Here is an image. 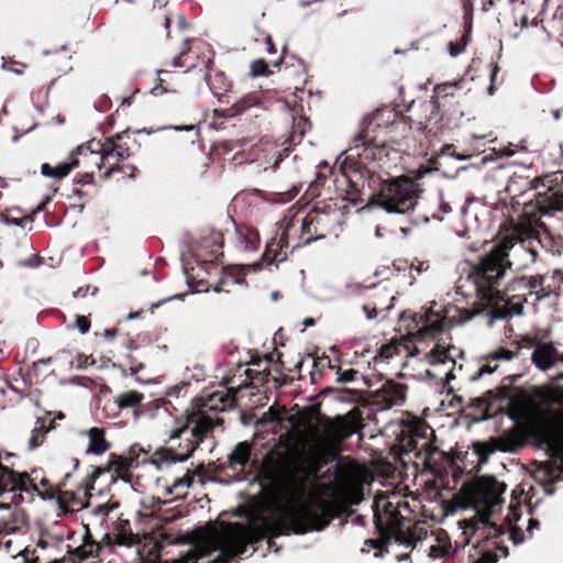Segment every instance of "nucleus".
Listing matches in <instances>:
<instances>
[{"label":"nucleus","instance_id":"nucleus-51","mask_svg":"<svg viewBox=\"0 0 563 563\" xmlns=\"http://www.w3.org/2000/svg\"><path fill=\"white\" fill-rule=\"evenodd\" d=\"M241 247H243V250L245 251H252L255 249L254 245L246 238L241 239Z\"/></svg>","mask_w":563,"mask_h":563},{"label":"nucleus","instance_id":"nucleus-36","mask_svg":"<svg viewBox=\"0 0 563 563\" xmlns=\"http://www.w3.org/2000/svg\"><path fill=\"white\" fill-rule=\"evenodd\" d=\"M38 432H45L44 431V426H41L40 428L33 429L31 438L29 440V450H31V451H33V450H35L36 448L40 446V442H37V440H36V434Z\"/></svg>","mask_w":563,"mask_h":563},{"label":"nucleus","instance_id":"nucleus-53","mask_svg":"<svg viewBox=\"0 0 563 563\" xmlns=\"http://www.w3.org/2000/svg\"><path fill=\"white\" fill-rule=\"evenodd\" d=\"M539 521L537 519H529V525H528V532L530 534H532V531L534 529H538L539 528Z\"/></svg>","mask_w":563,"mask_h":563},{"label":"nucleus","instance_id":"nucleus-57","mask_svg":"<svg viewBox=\"0 0 563 563\" xmlns=\"http://www.w3.org/2000/svg\"><path fill=\"white\" fill-rule=\"evenodd\" d=\"M449 53H450V55L452 57H456L460 54V51L456 49L452 43H450V51H449Z\"/></svg>","mask_w":563,"mask_h":563},{"label":"nucleus","instance_id":"nucleus-30","mask_svg":"<svg viewBox=\"0 0 563 563\" xmlns=\"http://www.w3.org/2000/svg\"><path fill=\"white\" fill-rule=\"evenodd\" d=\"M271 71L263 59H257L251 63L250 75L252 77L268 76Z\"/></svg>","mask_w":563,"mask_h":563},{"label":"nucleus","instance_id":"nucleus-47","mask_svg":"<svg viewBox=\"0 0 563 563\" xmlns=\"http://www.w3.org/2000/svg\"><path fill=\"white\" fill-rule=\"evenodd\" d=\"M121 169H122V167H121V166H119V165L111 166L110 168H108V169L103 173L102 178H103L104 180H108V179L112 176V174H113L114 172H120Z\"/></svg>","mask_w":563,"mask_h":563},{"label":"nucleus","instance_id":"nucleus-45","mask_svg":"<svg viewBox=\"0 0 563 563\" xmlns=\"http://www.w3.org/2000/svg\"><path fill=\"white\" fill-rule=\"evenodd\" d=\"M183 297H184V294H177V295H174V296H169V297H167V298H165L163 300L157 301L156 303H153V307L154 308H158V307H161L165 302L172 301L174 299H181Z\"/></svg>","mask_w":563,"mask_h":563},{"label":"nucleus","instance_id":"nucleus-38","mask_svg":"<svg viewBox=\"0 0 563 563\" xmlns=\"http://www.w3.org/2000/svg\"><path fill=\"white\" fill-rule=\"evenodd\" d=\"M3 222L9 225L23 227V222H32V219L30 217H26L24 219H14V218L11 219V218L4 217Z\"/></svg>","mask_w":563,"mask_h":563},{"label":"nucleus","instance_id":"nucleus-46","mask_svg":"<svg viewBox=\"0 0 563 563\" xmlns=\"http://www.w3.org/2000/svg\"><path fill=\"white\" fill-rule=\"evenodd\" d=\"M102 474V470L97 467L92 471V473L89 475V488H92V485L95 481Z\"/></svg>","mask_w":563,"mask_h":563},{"label":"nucleus","instance_id":"nucleus-56","mask_svg":"<svg viewBox=\"0 0 563 563\" xmlns=\"http://www.w3.org/2000/svg\"><path fill=\"white\" fill-rule=\"evenodd\" d=\"M115 334H117V331L114 329H111V330L107 329V330H104V338L108 339V340L114 339Z\"/></svg>","mask_w":563,"mask_h":563},{"label":"nucleus","instance_id":"nucleus-55","mask_svg":"<svg viewBox=\"0 0 563 563\" xmlns=\"http://www.w3.org/2000/svg\"><path fill=\"white\" fill-rule=\"evenodd\" d=\"M191 453H192V452H188V451H187V454H185V455H176V456H174V457H173V461H174V462H178V463H183V462H185V461H187V460H188V457H189V455H190Z\"/></svg>","mask_w":563,"mask_h":563},{"label":"nucleus","instance_id":"nucleus-26","mask_svg":"<svg viewBox=\"0 0 563 563\" xmlns=\"http://www.w3.org/2000/svg\"><path fill=\"white\" fill-rule=\"evenodd\" d=\"M497 307H498V305L490 307L492 309L496 308L492 312L493 320H495V319L504 320V319L510 318L512 316H520L523 311V307L521 303H515L511 306V308H508L506 305L503 309H498Z\"/></svg>","mask_w":563,"mask_h":563},{"label":"nucleus","instance_id":"nucleus-5","mask_svg":"<svg viewBox=\"0 0 563 563\" xmlns=\"http://www.w3.org/2000/svg\"><path fill=\"white\" fill-rule=\"evenodd\" d=\"M506 485L493 477H481L472 487L470 499L477 512L489 516L503 503Z\"/></svg>","mask_w":563,"mask_h":563},{"label":"nucleus","instance_id":"nucleus-61","mask_svg":"<svg viewBox=\"0 0 563 563\" xmlns=\"http://www.w3.org/2000/svg\"><path fill=\"white\" fill-rule=\"evenodd\" d=\"M552 115L555 120H559L561 118V110L560 109H554L552 110Z\"/></svg>","mask_w":563,"mask_h":563},{"label":"nucleus","instance_id":"nucleus-25","mask_svg":"<svg viewBox=\"0 0 563 563\" xmlns=\"http://www.w3.org/2000/svg\"><path fill=\"white\" fill-rule=\"evenodd\" d=\"M114 542L121 547L132 548L141 543V538L137 533L122 529L115 534Z\"/></svg>","mask_w":563,"mask_h":563},{"label":"nucleus","instance_id":"nucleus-39","mask_svg":"<svg viewBox=\"0 0 563 563\" xmlns=\"http://www.w3.org/2000/svg\"><path fill=\"white\" fill-rule=\"evenodd\" d=\"M191 485H192V478L191 477L177 478L173 483V487L174 488H178V487L189 488Z\"/></svg>","mask_w":563,"mask_h":563},{"label":"nucleus","instance_id":"nucleus-44","mask_svg":"<svg viewBox=\"0 0 563 563\" xmlns=\"http://www.w3.org/2000/svg\"><path fill=\"white\" fill-rule=\"evenodd\" d=\"M110 511L107 505H98L93 508L92 514L96 516H106Z\"/></svg>","mask_w":563,"mask_h":563},{"label":"nucleus","instance_id":"nucleus-43","mask_svg":"<svg viewBox=\"0 0 563 563\" xmlns=\"http://www.w3.org/2000/svg\"><path fill=\"white\" fill-rule=\"evenodd\" d=\"M394 347L389 345H384L379 350V356L382 358H390L393 356Z\"/></svg>","mask_w":563,"mask_h":563},{"label":"nucleus","instance_id":"nucleus-29","mask_svg":"<svg viewBox=\"0 0 563 563\" xmlns=\"http://www.w3.org/2000/svg\"><path fill=\"white\" fill-rule=\"evenodd\" d=\"M78 162L76 159L69 163H62L56 166H53L54 179H62L66 177L75 167H77Z\"/></svg>","mask_w":563,"mask_h":563},{"label":"nucleus","instance_id":"nucleus-28","mask_svg":"<svg viewBox=\"0 0 563 563\" xmlns=\"http://www.w3.org/2000/svg\"><path fill=\"white\" fill-rule=\"evenodd\" d=\"M236 390L228 388L227 390L216 391L210 396L212 402H221L223 406H232L235 402Z\"/></svg>","mask_w":563,"mask_h":563},{"label":"nucleus","instance_id":"nucleus-48","mask_svg":"<svg viewBox=\"0 0 563 563\" xmlns=\"http://www.w3.org/2000/svg\"><path fill=\"white\" fill-rule=\"evenodd\" d=\"M520 251L530 258L531 263L536 262L537 252L534 250L520 247Z\"/></svg>","mask_w":563,"mask_h":563},{"label":"nucleus","instance_id":"nucleus-50","mask_svg":"<svg viewBox=\"0 0 563 563\" xmlns=\"http://www.w3.org/2000/svg\"><path fill=\"white\" fill-rule=\"evenodd\" d=\"M249 106H240L238 102H232V115L242 113L245 109H247Z\"/></svg>","mask_w":563,"mask_h":563},{"label":"nucleus","instance_id":"nucleus-17","mask_svg":"<svg viewBox=\"0 0 563 563\" xmlns=\"http://www.w3.org/2000/svg\"><path fill=\"white\" fill-rule=\"evenodd\" d=\"M251 444L239 442L228 455L229 467L233 471L243 470L250 461Z\"/></svg>","mask_w":563,"mask_h":563},{"label":"nucleus","instance_id":"nucleus-35","mask_svg":"<svg viewBox=\"0 0 563 563\" xmlns=\"http://www.w3.org/2000/svg\"><path fill=\"white\" fill-rule=\"evenodd\" d=\"M76 325L80 334H86L90 329V321L85 316L76 314Z\"/></svg>","mask_w":563,"mask_h":563},{"label":"nucleus","instance_id":"nucleus-8","mask_svg":"<svg viewBox=\"0 0 563 563\" xmlns=\"http://www.w3.org/2000/svg\"><path fill=\"white\" fill-rule=\"evenodd\" d=\"M521 446L522 441L517 434H504L492 440L489 443H477L475 451L481 457L486 460L497 451L515 454Z\"/></svg>","mask_w":563,"mask_h":563},{"label":"nucleus","instance_id":"nucleus-19","mask_svg":"<svg viewBox=\"0 0 563 563\" xmlns=\"http://www.w3.org/2000/svg\"><path fill=\"white\" fill-rule=\"evenodd\" d=\"M0 509L4 510L7 514L1 518L3 521H5L0 527V539L4 538L5 536L15 533L19 530L18 522V512L12 511L11 507L8 504H0Z\"/></svg>","mask_w":563,"mask_h":563},{"label":"nucleus","instance_id":"nucleus-37","mask_svg":"<svg viewBox=\"0 0 563 563\" xmlns=\"http://www.w3.org/2000/svg\"><path fill=\"white\" fill-rule=\"evenodd\" d=\"M92 548H93V544L90 545L89 550H86L82 548L76 549L75 558H77L79 561L89 559L90 556H92Z\"/></svg>","mask_w":563,"mask_h":563},{"label":"nucleus","instance_id":"nucleus-64","mask_svg":"<svg viewBox=\"0 0 563 563\" xmlns=\"http://www.w3.org/2000/svg\"><path fill=\"white\" fill-rule=\"evenodd\" d=\"M552 380H554V382L563 380V372H561V373L556 374L555 376H553Z\"/></svg>","mask_w":563,"mask_h":563},{"label":"nucleus","instance_id":"nucleus-7","mask_svg":"<svg viewBox=\"0 0 563 563\" xmlns=\"http://www.w3.org/2000/svg\"><path fill=\"white\" fill-rule=\"evenodd\" d=\"M459 85H460V81H449V82H443V84L437 85L434 87L435 96H433L431 98V100L429 101V103L427 104V108H426L427 111L430 112V114L426 119L424 126H423V130L427 133L437 135L439 132H441L446 126L444 114L441 113V107H440V102L438 100V96L440 93L444 92L448 88L457 87Z\"/></svg>","mask_w":563,"mask_h":563},{"label":"nucleus","instance_id":"nucleus-49","mask_svg":"<svg viewBox=\"0 0 563 563\" xmlns=\"http://www.w3.org/2000/svg\"><path fill=\"white\" fill-rule=\"evenodd\" d=\"M497 559L490 553H485L476 563H496Z\"/></svg>","mask_w":563,"mask_h":563},{"label":"nucleus","instance_id":"nucleus-21","mask_svg":"<svg viewBox=\"0 0 563 563\" xmlns=\"http://www.w3.org/2000/svg\"><path fill=\"white\" fill-rule=\"evenodd\" d=\"M385 393L393 405H399L406 399V386L402 384L387 382Z\"/></svg>","mask_w":563,"mask_h":563},{"label":"nucleus","instance_id":"nucleus-6","mask_svg":"<svg viewBox=\"0 0 563 563\" xmlns=\"http://www.w3.org/2000/svg\"><path fill=\"white\" fill-rule=\"evenodd\" d=\"M191 423H194V426L190 428V435L192 437V440L188 439L185 444V449L188 452H194L196 448L202 442L203 437L214 427L212 420L207 416H187L185 421L176 422L177 426L174 430L170 431L169 442L180 439L184 433L189 430Z\"/></svg>","mask_w":563,"mask_h":563},{"label":"nucleus","instance_id":"nucleus-32","mask_svg":"<svg viewBox=\"0 0 563 563\" xmlns=\"http://www.w3.org/2000/svg\"><path fill=\"white\" fill-rule=\"evenodd\" d=\"M320 418H321V412H320L319 406H317V405H312V406L306 408L301 416L302 420H308V421H311V420L319 421Z\"/></svg>","mask_w":563,"mask_h":563},{"label":"nucleus","instance_id":"nucleus-60","mask_svg":"<svg viewBox=\"0 0 563 563\" xmlns=\"http://www.w3.org/2000/svg\"><path fill=\"white\" fill-rule=\"evenodd\" d=\"M302 323H303L305 327H312V325H314V320L312 318H306L302 321Z\"/></svg>","mask_w":563,"mask_h":563},{"label":"nucleus","instance_id":"nucleus-10","mask_svg":"<svg viewBox=\"0 0 563 563\" xmlns=\"http://www.w3.org/2000/svg\"><path fill=\"white\" fill-rule=\"evenodd\" d=\"M560 352L552 342H538L532 351L531 361L542 372L553 367L558 363Z\"/></svg>","mask_w":563,"mask_h":563},{"label":"nucleus","instance_id":"nucleus-11","mask_svg":"<svg viewBox=\"0 0 563 563\" xmlns=\"http://www.w3.org/2000/svg\"><path fill=\"white\" fill-rule=\"evenodd\" d=\"M534 207L542 216H552L556 211H562L563 194L551 188L544 192H538L534 198Z\"/></svg>","mask_w":563,"mask_h":563},{"label":"nucleus","instance_id":"nucleus-16","mask_svg":"<svg viewBox=\"0 0 563 563\" xmlns=\"http://www.w3.org/2000/svg\"><path fill=\"white\" fill-rule=\"evenodd\" d=\"M431 364L434 367V371L428 369L427 371L428 376H430L432 378L438 377L440 374L438 371V367H440L442 365L450 364L451 368L444 375V384H449L452 379L455 378V374H454L455 361L451 356L448 355V352H445V351L433 352L431 355Z\"/></svg>","mask_w":563,"mask_h":563},{"label":"nucleus","instance_id":"nucleus-59","mask_svg":"<svg viewBox=\"0 0 563 563\" xmlns=\"http://www.w3.org/2000/svg\"><path fill=\"white\" fill-rule=\"evenodd\" d=\"M497 73H498V67L495 66L492 70V74H490V84H494L495 82V79L497 77Z\"/></svg>","mask_w":563,"mask_h":563},{"label":"nucleus","instance_id":"nucleus-13","mask_svg":"<svg viewBox=\"0 0 563 563\" xmlns=\"http://www.w3.org/2000/svg\"><path fill=\"white\" fill-rule=\"evenodd\" d=\"M344 155V163H350L353 166L362 167L374 159V148L365 142L356 143L342 153Z\"/></svg>","mask_w":563,"mask_h":563},{"label":"nucleus","instance_id":"nucleus-18","mask_svg":"<svg viewBox=\"0 0 563 563\" xmlns=\"http://www.w3.org/2000/svg\"><path fill=\"white\" fill-rule=\"evenodd\" d=\"M466 202L468 206H463L461 208L463 223L465 227V234L471 232H477L482 227L478 213L474 208L471 207V205L477 202V200L473 197H468L466 199Z\"/></svg>","mask_w":563,"mask_h":563},{"label":"nucleus","instance_id":"nucleus-15","mask_svg":"<svg viewBox=\"0 0 563 563\" xmlns=\"http://www.w3.org/2000/svg\"><path fill=\"white\" fill-rule=\"evenodd\" d=\"M80 434L89 439L86 454L101 455L110 449V443L106 440L104 429L102 428L93 427L89 430L80 431Z\"/></svg>","mask_w":563,"mask_h":563},{"label":"nucleus","instance_id":"nucleus-14","mask_svg":"<svg viewBox=\"0 0 563 563\" xmlns=\"http://www.w3.org/2000/svg\"><path fill=\"white\" fill-rule=\"evenodd\" d=\"M519 350H520L519 347H517L516 351H510V350L500 347L497 351L490 353L489 355L486 356V363L483 364L479 367L478 372L475 375H472L470 379L472 382H476L481 377H483L485 374H493L498 367L497 364L493 365L492 364L493 362H496L499 360L510 361L519 354Z\"/></svg>","mask_w":563,"mask_h":563},{"label":"nucleus","instance_id":"nucleus-63","mask_svg":"<svg viewBox=\"0 0 563 563\" xmlns=\"http://www.w3.org/2000/svg\"><path fill=\"white\" fill-rule=\"evenodd\" d=\"M36 545H37L38 548L46 549V548H47V542H46V541H44V540H38V541H37V543H36Z\"/></svg>","mask_w":563,"mask_h":563},{"label":"nucleus","instance_id":"nucleus-22","mask_svg":"<svg viewBox=\"0 0 563 563\" xmlns=\"http://www.w3.org/2000/svg\"><path fill=\"white\" fill-rule=\"evenodd\" d=\"M395 300H396V298L394 296H391L389 298V303L384 308L377 307L376 305H374L373 307H371L369 305H364L363 311L366 314V319L375 320L379 317L383 320V319L387 318L389 311L395 307Z\"/></svg>","mask_w":563,"mask_h":563},{"label":"nucleus","instance_id":"nucleus-41","mask_svg":"<svg viewBox=\"0 0 563 563\" xmlns=\"http://www.w3.org/2000/svg\"><path fill=\"white\" fill-rule=\"evenodd\" d=\"M551 294H554V289H549L548 286L545 288L536 289V296L538 300H543Z\"/></svg>","mask_w":563,"mask_h":563},{"label":"nucleus","instance_id":"nucleus-42","mask_svg":"<svg viewBox=\"0 0 563 563\" xmlns=\"http://www.w3.org/2000/svg\"><path fill=\"white\" fill-rule=\"evenodd\" d=\"M53 170V166H51L48 163H43L41 166V174L45 177L54 178L55 175Z\"/></svg>","mask_w":563,"mask_h":563},{"label":"nucleus","instance_id":"nucleus-20","mask_svg":"<svg viewBox=\"0 0 563 563\" xmlns=\"http://www.w3.org/2000/svg\"><path fill=\"white\" fill-rule=\"evenodd\" d=\"M126 467V462L123 457L111 454L108 461V472L112 473L111 481L112 483H115L118 479L123 481L124 483L128 482L125 476L121 474L122 471H124Z\"/></svg>","mask_w":563,"mask_h":563},{"label":"nucleus","instance_id":"nucleus-54","mask_svg":"<svg viewBox=\"0 0 563 563\" xmlns=\"http://www.w3.org/2000/svg\"><path fill=\"white\" fill-rule=\"evenodd\" d=\"M440 210L445 214V213H449L452 210V208L449 202L441 200L440 201Z\"/></svg>","mask_w":563,"mask_h":563},{"label":"nucleus","instance_id":"nucleus-3","mask_svg":"<svg viewBox=\"0 0 563 563\" xmlns=\"http://www.w3.org/2000/svg\"><path fill=\"white\" fill-rule=\"evenodd\" d=\"M507 253L505 250L495 247L486 254L470 276L474 279L476 294L483 307H494L504 301L500 292L494 285L506 272Z\"/></svg>","mask_w":563,"mask_h":563},{"label":"nucleus","instance_id":"nucleus-1","mask_svg":"<svg viewBox=\"0 0 563 563\" xmlns=\"http://www.w3.org/2000/svg\"><path fill=\"white\" fill-rule=\"evenodd\" d=\"M322 467L319 454L310 453L278 461L265 460L261 468L262 486L268 488L284 506L285 520L294 533L321 531L330 522L327 506L311 505L308 484Z\"/></svg>","mask_w":563,"mask_h":563},{"label":"nucleus","instance_id":"nucleus-12","mask_svg":"<svg viewBox=\"0 0 563 563\" xmlns=\"http://www.w3.org/2000/svg\"><path fill=\"white\" fill-rule=\"evenodd\" d=\"M0 495L7 492L8 487L11 486L10 490H20L29 493V475L26 473H16L9 467L0 463Z\"/></svg>","mask_w":563,"mask_h":563},{"label":"nucleus","instance_id":"nucleus-40","mask_svg":"<svg viewBox=\"0 0 563 563\" xmlns=\"http://www.w3.org/2000/svg\"><path fill=\"white\" fill-rule=\"evenodd\" d=\"M545 280V277L540 275L538 277H531L530 282H529V287L530 289H539L541 288L543 282Z\"/></svg>","mask_w":563,"mask_h":563},{"label":"nucleus","instance_id":"nucleus-9","mask_svg":"<svg viewBox=\"0 0 563 563\" xmlns=\"http://www.w3.org/2000/svg\"><path fill=\"white\" fill-rule=\"evenodd\" d=\"M534 476L544 485L547 495H553L554 488L551 487L555 482L563 479V453L559 461H545L539 463Z\"/></svg>","mask_w":563,"mask_h":563},{"label":"nucleus","instance_id":"nucleus-23","mask_svg":"<svg viewBox=\"0 0 563 563\" xmlns=\"http://www.w3.org/2000/svg\"><path fill=\"white\" fill-rule=\"evenodd\" d=\"M91 152L95 153L96 151L92 150ZM97 152L100 154L101 159H107L111 156L117 157V159H124L130 156L129 148L117 144L104 145Z\"/></svg>","mask_w":563,"mask_h":563},{"label":"nucleus","instance_id":"nucleus-62","mask_svg":"<svg viewBox=\"0 0 563 563\" xmlns=\"http://www.w3.org/2000/svg\"><path fill=\"white\" fill-rule=\"evenodd\" d=\"M51 362V358H41L38 360L36 363H34L35 366L40 365V364H43V365H46Z\"/></svg>","mask_w":563,"mask_h":563},{"label":"nucleus","instance_id":"nucleus-2","mask_svg":"<svg viewBox=\"0 0 563 563\" xmlns=\"http://www.w3.org/2000/svg\"><path fill=\"white\" fill-rule=\"evenodd\" d=\"M422 189L420 185L408 177H397L383 184L378 205L387 212L409 217L410 223L418 225L428 223L424 214L410 217L419 205Z\"/></svg>","mask_w":563,"mask_h":563},{"label":"nucleus","instance_id":"nucleus-58","mask_svg":"<svg viewBox=\"0 0 563 563\" xmlns=\"http://www.w3.org/2000/svg\"><path fill=\"white\" fill-rule=\"evenodd\" d=\"M218 100L221 103H231V101L229 100V95L228 93L221 95Z\"/></svg>","mask_w":563,"mask_h":563},{"label":"nucleus","instance_id":"nucleus-52","mask_svg":"<svg viewBox=\"0 0 563 563\" xmlns=\"http://www.w3.org/2000/svg\"><path fill=\"white\" fill-rule=\"evenodd\" d=\"M265 42H266V45H267V53L268 54H274L275 53V47H274V44L272 42L271 35H266Z\"/></svg>","mask_w":563,"mask_h":563},{"label":"nucleus","instance_id":"nucleus-33","mask_svg":"<svg viewBox=\"0 0 563 563\" xmlns=\"http://www.w3.org/2000/svg\"><path fill=\"white\" fill-rule=\"evenodd\" d=\"M552 285H549V289H554V294L563 287V272L560 269L553 271L551 275Z\"/></svg>","mask_w":563,"mask_h":563},{"label":"nucleus","instance_id":"nucleus-31","mask_svg":"<svg viewBox=\"0 0 563 563\" xmlns=\"http://www.w3.org/2000/svg\"><path fill=\"white\" fill-rule=\"evenodd\" d=\"M13 544V541L11 539L4 540V538L0 539V547L3 545V548L7 550V552L13 558H22V563H30L29 559L24 555V550L18 549L16 553L11 552V547Z\"/></svg>","mask_w":563,"mask_h":563},{"label":"nucleus","instance_id":"nucleus-24","mask_svg":"<svg viewBox=\"0 0 563 563\" xmlns=\"http://www.w3.org/2000/svg\"><path fill=\"white\" fill-rule=\"evenodd\" d=\"M143 399V395L135 391H126L118 396L115 404L120 408H133L140 405Z\"/></svg>","mask_w":563,"mask_h":563},{"label":"nucleus","instance_id":"nucleus-4","mask_svg":"<svg viewBox=\"0 0 563 563\" xmlns=\"http://www.w3.org/2000/svg\"><path fill=\"white\" fill-rule=\"evenodd\" d=\"M213 543L214 549H219L220 553L208 563H227L229 559L242 555L246 549V541L239 534H218ZM206 553L207 551L201 548L192 547L180 556L178 563H197Z\"/></svg>","mask_w":563,"mask_h":563},{"label":"nucleus","instance_id":"nucleus-34","mask_svg":"<svg viewBox=\"0 0 563 563\" xmlns=\"http://www.w3.org/2000/svg\"><path fill=\"white\" fill-rule=\"evenodd\" d=\"M357 374V371L353 368L346 369L344 372H339L336 380L342 384L352 383L356 378Z\"/></svg>","mask_w":563,"mask_h":563},{"label":"nucleus","instance_id":"nucleus-27","mask_svg":"<svg viewBox=\"0 0 563 563\" xmlns=\"http://www.w3.org/2000/svg\"><path fill=\"white\" fill-rule=\"evenodd\" d=\"M164 130L194 132L192 139L189 140V142L191 144H194L197 141L198 135H199L198 131L195 129V125H169V126H159L156 129V131H164ZM154 132H155V130L145 129V128L136 131V133H146L148 135Z\"/></svg>","mask_w":563,"mask_h":563}]
</instances>
